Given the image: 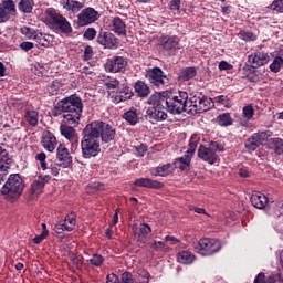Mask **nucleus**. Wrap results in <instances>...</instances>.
<instances>
[{
  "instance_id": "obj_44",
  "label": "nucleus",
  "mask_w": 283,
  "mask_h": 283,
  "mask_svg": "<svg viewBox=\"0 0 283 283\" xmlns=\"http://www.w3.org/2000/svg\"><path fill=\"white\" fill-rule=\"evenodd\" d=\"M123 118L129 123V125H136L138 123V114L136 111H127L124 115Z\"/></svg>"
},
{
  "instance_id": "obj_19",
  "label": "nucleus",
  "mask_w": 283,
  "mask_h": 283,
  "mask_svg": "<svg viewBox=\"0 0 283 283\" xmlns=\"http://www.w3.org/2000/svg\"><path fill=\"white\" fill-rule=\"evenodd\" d=\"M198 156L201 160H205V163H208L209 165H216L218 161V154L209 147H205L202 145L199 146Z\"/></svg>"
},
{
  "instance_id": "obj_24",
  "label": "nucleus",
  "mask_w": 283,
  "mask_h": 283,
  "mask_svg": "<svg viewBox=\"0 0 283 283\" xmlns=\"http://www.w3.org/2000/svg\"><path fill=\"white\" fill-rule=\"evenodd\" d=\"M50 180V176H40L38 179H35L31 185V192L33 196H40V193H43V187H45V182Z\"/></svg>"
},
{
  "instance_id": "obj_28",
  "label": "nucleus",
  "mask_w": 283,
  "mask_h": 283,
  "mask_svg": "<svg viewBox=\"0 0 283 283\" xmlns=\"http://www.w3.org/2000/svg\"><path fill=\"white\" fill-rule=\"evenodd\" d=\"M105 283H134V279L132 277V273L125 272L122 274V282H120L118 276L112 273L106 276Z\"/></svg>"
},
{
  "instance_id": "obj_23",
  "label": "nucleus",
  "mask_w": 283,
  "mask_h": 283,
  "mask_svg": "<svg viewBox=\"0 0 283 283\" xmlns=\"http://www.w3.org/2000/svg\"><path fill=\"white\" fill-rule=\"evenodd\" d=\"M42 147L46 149V151H54L56 149V137L51 132H45L42 136Z\"/></svg>"
},
{
  "instance_id": "obj_11",
  "label": "nucleus",
  "mask_w": 283,
  "mask_h": 283,
  "mask_svg": "<svg viewBox=\"0 0 283 283\" xmlns=\"http://www.w3.org/2000/svg\"><path fill=\"white\" fill-rule=\"evenodd\" d=\"M271 136H273L271 130L253 134L247 139L245 149H248V151H255V149H258V147H260V145H262L266 138H271Z\"/></svg>"
},
{
  "instance_id": "obj_54",
  "label": "nucleus",
  "mask_w": 283,
  "mask_h": 283,
  "mask_svg": "<svg viewBox=\"0 0 283 283\" xmlns=\"http://www.w3.org/2000/svg\"><path fill=\"white\" fill-rule=\"evenodd\" d=\"M268 283H283V274L275 273L269 276Z\"/></svg>"
},
{
  "instance_id": "obj_41",
  "label": "nucleus",
  "mask_w": 283,
  "mask_h": 283,
  "mask_svg": "<svg viewBox=\"0 0 283 283\" xmlns=\"http://www.w3.org/2000/svg\"><path fill=\"white\" fill-rule=\"evenodd\" d=\"M210 103H218L219 105H222L223 107H231V99L227 95H219L213 97Z\"/></svg>"
},
{
  "instance_id": "obj_2",
  "label": "nucleus",
  "mask_w": 283,
  "mask_h": 283,
  "mask_svg": "<svg viewBox=\"0 0 283 283\" xmlns=\"http://www.w3.org/2000/svg\"><path fill=\"white\" fill-rule=\"evenodd\" d=\"M81 148L84 158H94L97 154H101V140L87 126L83 130Z\"/></svg>"
},
{
  "instance_id": "obj_7",
  "label": "nucleus",
  "mask_w": 283,
  "mask_h": 283,
  "mask_svg": "<svg viewBox=\"0 0 283 283\" xmlns=\"http://www.w3.org/2000/svg\"><path fill=\"white\" fill-rule=\"evenodd\" d=\"M211 109V98H208L202 93H191L188 97L187 114H202Z\"/></svg>"
},
{
  "instance_id": "obj_29",
  "label": "nucleus",
  "mask_w": 283,
  "mask_h": 283,
  "mask_svg": "<svg viewBox=\"0 0 283 283\" xmlns=\"http://www.w3.org/2000/svg\"><path fill=\"white\" fill-rule=\"evenodd\" d=\"M174 169L176 166L174 164H165L151 170V176H169V174H174Z\"/></svg>"
},
{
  "instance_id": "obj_6",
  "label": "nucleus",
  "mask_w": 283,
  "mask_h": 283,
  "mask_svg": "<svg viewBox=\"0 0 283 283\" xmlns=\"http://www.w3.org/2000/svg\"><path fill=\"white\" fill-rule=\"evenodd\" d=\"M86 127L97 137L98 140L102 139V143H112V140L116 138V129H114V126L105 122L95 120L86 125Z\"/></svg>"
},
{
  "instance_id": "obj_9",
  "label": "nucleus",
  "mask_w": 283,
  "mask_h": 283,
  "mask_svg": "<svg viewBox=\"0 0 283 283\" xmlns=\"http://www.w3.org/2000/svg\"><path fill=\"white\" fill-rule=\"evenodd\" d=\"M148 81L155 85V87H165V85H169V77L165 75L160 67H154L148 71L146 74Z\"/></svg>"
},
{
  "instance_id": "obj_37",
  "label": "nucleus",
  "mask_w": 283,
  "mask_h": 283,
  "mask_svg": "<svg viewBox=\"0 0 283 283\" xmlns=\"http://www.w3.org/2000/svg\"><path fill=\"white\" fill-rule=\"evenodd\" d=\"M12 166V158L8 153L0 157V171L8 175V169Z\"/></svg>"
},
{
  "instance_id": "obj_46",
  "label": "nucleus",
  "mask_w": 283,
  "mask_h": 283,
  "mask_svg": "<svg viewBox=\"0 0 283 283\" xmlns=\"http://www.w3.org/2000/svg\"><path fill=\"white\" fill-rule=\"evenodd\" d=\"M283 65V59L282 56H276L273 62L270 64L271 72H274V74H277L280 70H282Z\"/></svg>"
},
{
  "instance_id": "obj_42",
  "label": "nucleus",
  "mask_w": 283,
  "mask_h": 283,
  "mask_svg": "<svg viewBox=\"0 0 283 283\" xmlns=\"http://www.w3.org/2000/svg\"><path fill=\"white\" fill-rule=\"evenodd\" d=\"M196 74V69L188 67L180 73L179 78L180 81H191V78H195Z\"/></svg>"
},
{
  "instance_id": "obj_21",
  "label": "nucleus",
  "mask_w": 283,
  "mask_h": 283,
  "mask_svg": "<svg viewBox=\"0 0 283 283\" xmlns=\"http://www.w3.org/2000/svg\"><path fill=\"white\" fill-rule=\"evenodd\" d=\"M147 115L153 118V120H166L167 119V105L154 106L147 109Z\"/></svg>"
},
{
  "instance_id": "obj_3",
  "label": "nucleus",
  "mask_w": 283,
  "mask_h": 283,
  "mask_svg": "<svg viewBox=\"0 0 283 283\" xmlns=\"http://www.w3.org/2000/svg\"><path fill=\"white\" fill-rule=\"evenodd\" d=\"M23 189H25V184L21 175L12 174L3 185L1 193L6 196L7 200H17L23 193Z\"/></svg>"
},
{
  "instance_id": "obj_57",
  "label": "nucleus",
  "mask_w": 283,
  "mask_h": 283,
  "mask_svg": "<svg viewBox=\"0 0 283 283\" xmlns=\"http://www.w3.org/2000/svg\"><path fill=\"white\" fill-rule=\"evenodd\" d=\"M170 10L175 14H179L180 13V0H172V1H170Z\"/></svg>"
},
{
  "instance_id": "obj_4",
  "label": "nucleus",
  "mask_w": 283,
  "mask_h": 283,
  "mask_svg": "<svg viewBox=\"0 0 283 283\" xmlns=\"http://www.w3.org/2000/svg\"><path fill=\"white\" fill-rule=\"evenodd\" d=\"M188 101L189 93L179 91L177 94L166 97L161 102V105H166L167 112L170 114H182L184 112L187 114Z\"/></svg>"
},
{
  "instance_id": "obj_34",
  "label": "nucleus",
  "mask_w": 283,
  "mask_h": 283,
  "mask_svg": "<svg viewBox=\"0 0 283 283\" xmlns=\"http://www.w3.org/2000/svg\"><path fill=\"white\" fill-rule=\"evenodd\" d=\"M135 93L137 94V96H139V98H147V96H149V86H147V84L143 81H138L135 83Z\"/></svg>"
},
{
  "instance_id": "obj_60",
  "label": "nucleus",
  "mask_w": 283,
  "mask_h": 283,
  "mask_svg": "<svg viewBox=\"0 0 283 283\" xmlns=\"http://www.w3.org/2000/svg\"><path fill=\"white\" fill-rule=\"evenodd\" d=\"M46 238H48V232H42L40 235H36L35 238H33V243L41 244V242H43V240H45Z\"/></svg>"
},
{
  "instance_id": "obj_58",
  "label": "nucleus",
  "mask_w": 283,
  "mask_h": 283,
  "mask_svg": "<svg viewBox=\"0 0 283 283\" xmlns=\"http://www.w3.org/2000/svg\"><path fill=\"white\" fill-rule=\"evenodd\" d=\"M94 56V50L92 46L87 45L84 49V61H90Z\"/></svg>"
},
{
  "instance_id": "obj_40",
  "label": "nucleus",
  "mask_w": 283,
  "mask_h": 283,
  "mask_svg": "<svg viewBox=\"0 0 283 283\" xmlns=\"http://www.w3.org/2000/svg\"><path fill=\"white\" fill-rule=\"evenodd\" d=\"M36 43H39V45H42V48H50L51 43H52V36L51 35H45L43 33H39L35 36Z\"/></svg>"
},
{
  "instance_id": "obj_52",
  "label": "nucleus",
  "mask_w": 283,
  "mask_h": 283,
  "mask_svg": "<svg viewBox=\"0 0 283 283\" xmlns=\"http://www.w3.org/2000/svg\"><path fill=\"white\" fill-rule=\"evenodd\" d=\"M48 90L52 96H56V94H59V90H61V83H59V81H54L50 84Z\"/></svg>"
},
{
  "instance_id": "obj_62",
  "label": "nucleus",
  "mask_w": 283,
  "mask_h": 283,
  "mask_svg": "<svg viewBox=\"0 0 283 283\" xmlns=\"http://www.w3.org/2000/svg\"><path fill=\"white\" fill-rule=\"evenodd\" d=\"M21 50H24V52H30L34 48V43L32 42H22L20 44Z\"/></svg>"
},
{
  "instance_id": "obj_12",
  "label": "nucleus",
  "mask_w": 283,
  "mask_h": 283,
  "mask_svg": "<svg viewBox=\"0 0 283 283\" xmlns=\"http://www.w3.org/2000/svg\"><path fill=\"white\" fill-rule=\"evenodd\" d=\"M10 17H17V4L14 0H3L0 3V23L10 21Z\"/></svg>"
},
{
  "instance_id": "obj_1",
  "label": "nucleus",
  "mask_w": 283,
  "mask_h": 283,
  "mask_svg": "<svg viewBox=\"0 0 283 283\" xmlns=\"http://www.w3.org/2000/svg\"><path fill=\"white\" fill-rule=\"evenodd\" d=\"M59 109H62V117L69 125H76L83 114V101L76 95H71L59 102Z\"/></svg>"
},
{
  "instance_id": "obj_38",
  "label": "nucleus",
  "mask_w": 283,
  "mask_h": 283,
  "mask_svg": "<svg viewBox=\"0 0 283 283\" xmlns=\"http://www.w3.org/2000/svg\"><path fill=\"white\" fill-rule=\"evenodd\" d=\"M217 123L220 127H229L233 125V118H231V114L223 113L217 117Z\"/></svg>"
},
{
  "instance_id": "obj_51",
  "label": "nucleus",
  "mask_w": 283,
  "mask_h": 283,
  "mask_svg": "<svg viewBox=\"0 0 283 283\" xmlns=\"http://www.w3.org/2000/svg\"><path fill=\"white\" fill-rule=\"evenodd\" d=\"M90 262L93 266H101L103 262H105V259L101 254H94L91 259Z\"/></svg>"
},
{
  "instance_id": "obj_55",
  "label": "nucleus",
  "mask_w": 283,
  "mask_h": 283,
  "mask_svg": "<svg viewBox=\"0 0 283 283\" xmlns=\"http://www.w3.org/2000/svg\"><path fill=\"white\" fill-rule=\"evenodd\" d=\"M45 158H48L45 153H40L35 157V159H38L41 165V169H43V170L48 169V163H45Z\"/></svg>"
},
{
  "instance_id": "obj_22",
  "label": "nucleus",
  "mask_w": 283,
  "mask_h": 283,
  "mask_svg": "<svg viewBox=\"0 0 283 283\" xmlns=\"http://www.w3.org/2000/svg\"><path fill=\"white\" fill-rule=\"evenodd\" d=\"M135 187H145L146 189H163L164 185L160 181L149 178H138L134 181Z\"/></svg>"
},
{
  "instance_id": "obj_17",
  "label": "nucleus",
  "mask_w": 283,
  "mask_h": 283,
  "mask_svg": "<svg viewBox=\"0 0 283 283\" xmlns=\"http://www.w3.org/2000/svg\"><path fill=\"white\" fill-rule=\"evenodd\" d=\"M57 160L59 166L63 167V169H67L72 165V155H70V149L65 147L64 145H60L57 147Z\"/></svg>"
},
{
  "instance_id": "obj_30",
  "label": "nucleus",
  "mask_w": 283,
  "mask_h": 283,
  "mask_svg": "<svg viewBox=\"0 0 283 283\" xmlns=\"http://www.w3.org/2000/svg\"><path fill=\"white\" fill-rule=\"evenodd\" d=\"M112 30L115 34H127V25L119 17L113 18Z\"/></svg>"
},
{
  "instance_id": "obj_5",
  "label": "nucleus",
  "mask_w": 283,
  "mask_h": 283,
  "mask_svg": "<svg viewBox=\"0 0 283 283\" xmlns=\"http://www.w3.org/2000/svg\"><path fill=\"white\" fill-rule=\"evenodd\" d=\"M44 22L55 30H60L62 34H72V24L65 17L56 12L53 8H49L44 12Z\"/></svg>"
},
{
  "instance_id": "obj_63",
  "label": "nucleus",
  "mask_w": 283,
  "mask_h": 283,
  "mask_svg": "<svg viewBox=\"0 0 283 283\" xmlns=\"http://www.w3.org/2000/svg\"><path fill=\"white\" fill-rule=\"evenodd\" d=\"M241 36L243 41H253V39H255V35L251 32H241Z\"/></svg>"
},
{
  "instance_id": "obj_64",
  "label": "nucleus",
  "mask_w": 283,
  "mask_h": 283,
  "mask_svg": "<svg viewBox=\"0 0 283 283\" xmlns=\"http://www.w3.org/2000/svg\"><path fill=\"white\" fill-rule=\"evenodd\" d=\"M264 282H266L265 281V276H264V273H259L258 275H256V277H255V280H254V283H264Z\"/></svg>"
},
{
  "instance_id": "obj_26",
  "label": "nucleus",
  "mask_w": 283,
  "mask_h": 283,
  "mask_svg": "<svg viewBox=\"0 0 283 283\" xmlns=\"http://www.w3.org/2000/svg\"><path fill=\"white\" fill-rule=\"evenodd\" d=\"M60 132L64 138H66V140L72 143V145H74V143H78V136H76V130L74 127L62 124L60 126Z\"/></svg>"
},
{
  "instance_id": "obj_27",
  "label": "nucleus",
  "mask_w": 283,
  "mask_h": 283,
  "mask_svg": "<svg viewBox=\"0 0 283 283\" xmlns=\"http://www.w3.org/2000/svg\"><path fill=\"white\" fill-rule=\"evenodd\" d=\"M250 200L256 209H264L269 205V198L262 192H253Z\"/></svg>"
},
{
  "instance_id": "obj_20",
  "label": "nucleus",
  "mask_w": 283,
  "mask_h": 283,
  "mask_svg": "<svg viewBox=\"0 0 283 283\" xmlns=\"http://www.w3.org/2000/svg\"><path fill=\"white\" fill-rule=\"evenodd\" d=\"M269 53L256 52L248 56V63L252 65V67L258 69L262 67V65H266L269 63Z\"/></svg>"
},
{
  "instance_id": "obj_49",
  "label": "nucleus",
  "mask_w": 283,
  "mask_h": 283,
  "mask_svg": "<svg viewBox=\"0 0 283 283\" xmlns=\"http://www.w3.org/2000/svg\"><path fill=\"white\" fill-rule=\"evenodd\" d=\"M105 87L108 91V93H112L115 90L120 88V82H118V80H111V81L105 83Z\"/></svg>"
},
{
  "instance_id": "obj_45",
  "label": "nucleus",
  "mask_w": 283,
  "mask_h": 283,
  "mask_svg": "<svg viewBox=\"0 0 283 283\" xmlns=\"http://www.w3.org/2000/svg\"><path fill=\"white\" fill-rule=\"evenodd\" d=\"M270 144L274 147L275 154L279 156L283 154V140L281 138H271Z\"/></svg>"
},
{
  "instance_id": "obj_35",
  "label": "nucleus",
  "mask_w": 283,
  "mask_h": 283,
  "mask_svg": "<svg viewBox=\"0 0 283 283\" xmlns=\"http://www.w3.org/2000/svg\"><path fill=\"white\" fill-rule=\"evenodd\" d=\"M18 9L23 14H32V10H34V0H20Z\"/></svg>"
},
{
  "instance_id": "obj_31",
  "label": "nucleus",
  "mask_w": 283,
  "mask_h": 283,
  "mask_svg": "<svg viewBox=\"0 0 283 283\" xmlns=\"http://www.w3.org/2000/svg\"><path fill=\"white\" fill-rule=\"evenodd\" d=\"M132 96H133L132 90H129L128 86H124L116 92L114 96V103H123V101H129Z\"/></svg>"
},
{
  "instance_id": "obj_39",
  "label": "nucleus",
  "mask_w": 283,
  "mask_h": 283,
  "mask_svg": "<svg viewBox=\"0 0 283 283\" xmlns=\"http://www.w3.org/2000/svg\"><path fill=\"white\" fill-rule=\"evenodd\" d=\"M24 118L31 127H36L39 125V113L36 111H27Z\"/></svg>"
},
{
  "instance_id": "obj_13",
  "label": "nucleus",
  "mask_w": 283,
  "mask_h": 283,
  "mask_svg": "<svg viewBox=\"0 0 283 283\" xmlns=\"http://www.w3.org/2000/svg\"><path fill=\"white\" fill-rule=\"evenodd\" d=\"M133 233L135 240L140 242V244H145L148 238H151V227L147 223H139L133 226Z\"/></svg>"
},
{
  "instance_id": "obj_61",
  "label": "nucleus",
  "mask_w": 283,
  "mask_h": 283,
  "mask_svg": "<svg viewBox=\"0 0 283 283\" xmlns=\"http://www.w3.org/2000/svg\"><path fill=\"white\" fill-rule=\"evenodd\" d=\"M136 151H137V156H140V158H143V156H145V153L147 151V145L142 144L137 146Z\"/></svg>"
},
{
  "instance_id": "obj_14",
  "label": "nucleus",
  "mask_w": 283,
  "mask_h": 283,
  "mask_svg": "<svg viewBox=\"0 0 283 283\" xmlns=\"http://www.w3.org/2000/svg\"><path fill=\"white\" fill-rule=\"evenodd\" d=\"M125 67H127V60L123 56L112 57L105 63L106 72H113L114 74L125 71Z\"/></svg>"
},
{
  "instance_id": "obj_56",
  "label": "nucleus",
  "mask_w": 283,
  "mask_h": 283,
  "mask_svg": "<svg viewBox=\"0 0 283 283\" xmlns=\"http://www.w3.org/2000/svg\"><path fill=\"white\" fill-rule=\"evenodd\" d=\"M84 39H87L88 41H94V39H96V29H86V31L84 32Z\"/></svg>"
},
{
  "instance_id": "obj_33",
  "label": "nucleus",
  "mask_w": 283,
  "mask_h": 283,
  "mask_svg": "<svg viewBox=\"0 0 283 283\" xmlns=\"http://www.w3.org/2000/svg\"><path fill=\"white\" fill-rule=\"evenodd\" d=\"M172 165L174 167H178V169H181V171H186V169H189V167H191V157L190 155L186 154L182 157L177 158Z\"/></svg>"
},
{
  "instance_id": "obj_36",
  "label": "nucleus",
  "mask_w": 283,
  "mask_h": 283,
  "mask_svg": "<svg viewBox=\"0 0 283 283\" xmlns=\"http://www.w3.org/2000/svg\"><path fill=\"white\" fill-rule=\"evenodd\" d=\"M177 262L179 264H191L193 262V254L189 251H181L177 254Z\"/></svg>"
},
{
  "instance_id": "obj_47",
  "label": "nucleus",
  "mask_w": 283,
  "mask_h": 283,
  "mask_svg": "<svg viewBox=\"0 0 283 283\" xmlns=\"http://www.w3.org/2000/svg\"><path fill=\"white\" fill-rule=\"evenodd\" d=\"M255 116V109L253 108V105L249 104L243 107V118L245 120H251Z\"/></svg>"
},
{
  "instance_id": "obj_25",
  "label": "nucleus",
  "mask_w": 283,
  "mask_h": 283,
  "mask_svg": "<svg viewBox=\"0 0 283 283\" xmlns=\"http://www.w3.org/2000/svg\"><path fill=\"white\" fill-rule=\"evenodd\" d=\"M62 6L64 10H67L69 12L76 14L81 12V10H83V8L85 7V2L76 0H63Z\"/></svg>"
},
{
  "instance_id": "obj_59",
  "label": "nucleus",
  "mask_w": 283,
  "mask_h": 283,
  "mask_svg": "<svg viewBox=\"0 0 283 283\" xmlns=\"http://www.w3.org/2000/svg\"><path fill=\"white\" fill-rule=\"evenodd\" d=\"M208 148L212 149L214 154L217 151H224V146L218 144L217 142H211Z\"/></svg>"
},
{
  "instance_id": "obj_18",
  "label": "nucleus",
  "mask_w": 283,
  "mask_h": 283,
  "mask_svg": "<svg viewBox=\"0 0 283 283\" xmlns=\"http://www.w3.org/2000/svg\"><path fill=\"white\" fill-rule=\"evenodd\" d=\"M74 227H76V213L71 212L65 219L55 226L56 233H61V231H74Z\"/></svg>"
},
{
  "instance_id": "obj_43",
  "label": "nucleus",
  "mask_w": 283,
  "mask_h": 283,
  "mask_svg": "<svg viewBox=\"0 0 283 283\" xmlns=\"http://www.w3.org/2000/svg\"><path fill=\"white\" fill-rule=\"evenodd\" d=\"M164 101H167V97H163L160 95V93H156V94H153L149 98H148V104L149 105H155V107H158L160 105H166V104H163Z\"/></svg>"
},
{
  "instance_id": "obj_53",
  "label": "nucleus",
  "mask_w": 283,
  "mask_h": 283,
  "mask_svg": "<svg viewBox=\"0 0 283 283\" xmlns=\"http://www.w3.org/2000/svg\"><path fill=\"white\" fill-rule=\"evenodd\" d=\"M196 149H198V142L193 140V138L189 142V148L186 151V155L190 156L192 158L193 154H196Z\"/></svg>"
},
{
  "instance_id": "obj_48",
  "label": "nucleus",
  "mask_w": 283,
  "mask_h": 283,
  "mask_svg": "<svg viewBox=\"0 0 283 283\" xmlns=\"http://www.w3.org/2000/svg\"><path fill=\"white\" fill-rule=\"evenodd\" d=\"M268 8L274 12L283 13V0H274Z\"/></svg>"
},
{
  "instance_id": "obj_8",
  "label": "nucleus",
  "mask_w": 283,
  "mask_h": 283,
  "mask_svg": "<svg viewBox=\"0 0 283 283\" xmlns=\"http://www.w3.org/2000/svg\"><path fill=\"white\" fill-rule=\"evenodd\" d=\"M221 248L220 241L216 239H201L195 245V251L200 255H213V253H218Z\"/></svg>"
},
{
  "instance_id": "obj_10",
  "label": "nucleus",
  "mask_w": 283,
  "mask_h": 283,
  "mask_svg": "<svg viewBox=\"0 0 283 283\" xmlns=\"http://www.w3.org/2000/svg\"><path fill=\"white\" fill-rule=\"evenodd\" d=\"M158 45L168 54H176V50H180V40L176 35H163L158 39Z\"/></svg>"
},
{
  "instance_id": "obj_32",
  "label": "nucleus",
  "mask_w": 283,
  "mask_h": 283,
  "mask_svg": "<svg viewBox=\"0 0 283 283\" xmlns=\"http://www.w3.org/2000/svg\"><path fill=\"white\" fill-rule=\"evenodd\" d=\"M266 211L268 216L280 218V216H283V201L272 202Z\"/></svg>"
},
{
  "instance_id": "obj_16",
  "label": "nucleus",
  "mask_w": 283,
  "mask_h": 283,
  "mask_svg": "<svg viewBox=\"0 0 283 283\" xmlns=\"http://www.w3.org/2000/svg\"><path fill=\"white\" fill-rule=\"evenodd\" d=\"M97 43L99 45H104L108 50H113V48H118V39L113 33L109 32H99L97 36Z\"/></svg>"
},
{
  "instance_id": "obj_15",
  "label": "nucleus",
  "mask_w": 283,
  "mask_h": 283,
  "mask_svg": "<svg viewBox=\"0 0 283 283\" xmlns=\"http://www.w3.org/2000/svg\"><path fill=\"white\" fill-rule=\"evenodd\" d=\"M95 21H98V11H95L94 8H86L78 14V25H90Z\"/></svg>"
},
{
  "instance_id": "obj_50",
  "label": "nucleus",
  "mask_w": 283,
  "mask_h": 283,
  "mask_svg": "<svg viewBox=\"0 0 283 283\" xmlns=\"http://www.w3.org/2000/svg\"><path fill=\"white\" fill-rule=\"evenodd\" d=\"M21 34H24L27 39H36V31L31 29L30 27H22Z\"/></svg>"
}]
</instances>
